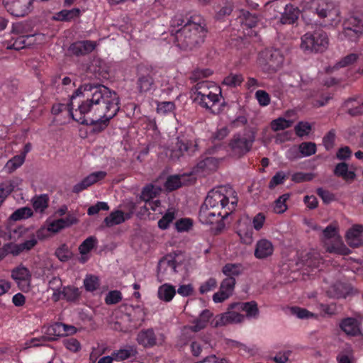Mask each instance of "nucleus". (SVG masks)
Instances as JSON below:
<instances>
[{
    "mask_svg": "<svg viewBox=\"0 0 363 363\" xmlns=\"http://www.w3.org/2000/svg\"><path fill=\"white\" fill-rule=\"evenodd\" d=\"M90 92V96L86 94V100L82 101L74 111L72 104H57L52 106V113L57 115L66 112L82 124H99L101 128H105L119 111L118 96L115 91L104 86L93 87Z\"/></svg>",
    "mask_w": 363,
    "mask_h": 363,
    "instance_id": "nucleus-1",
    "label": "nucleus"
},
{
    "mask_svg": "<svg viewBox=\"0 0 363 363\" xmlns=\"http://www.w3.org/2000/svg\"><path fill=\"white\" fill-rule=\"evenodd\" d=\"M206 33L204 19L199 15L192 16L176 30L174 43L181 49L191 50L203 42Z\"/></svg>",
    "mask_w": 363,
    "mask_h": 363,
    "instance_id": "nucleus-2",
    "label": "nucleus"
},
{
    "mask_svg": "<svg viewBox=\"0 0 363 363\" xmlns=\"http://www.w3.org/2000/svg\"><path fill=\"white\" fill-rule=\"evenodd\" d=\"M221 96L220 88L211 82L198 83L191 94L195 104L214 114L221 111Z\"/></svg>",
    "mask_w": 363,
    "mask_h": 363,
    "instance_id": "nucleus-3",
    "label": "nucleus"
},
{
    "mask_svg": "<svg viewBox=\"0 0 363 363\" xmlns=\"http://www.w3.org/2000/svg\"><path fill=\"white\" fill-rule=\"evenodd\" d=\"M219 164V160L215 157H206L200 161L196 166L189 172L183 174H171V169L166 167L159 176L160 182H190L201 179L211 172L215 171Z\"/></svg>",
    "mask_w": 363,
    "mask_h": 363,
    "instance_id": "nucleus-4",
    "label": "nucleus"
},
{
    "mask_svg": "<svg viewBox=\"0 0 363 363\" xmlns=\"http://www.w3.org/2000/svg\"><path fill=\"white\" fill-rule=\"evenodd\" d=\"M328 36L320 30L308 32L301 37V48L306 52H323L328 49Z\"/></svg>",
    "mask_w": 363,
    "mask_h": 363,
    "instance_id": "nucleus-5",
    "label": "nucleus"
},
{
    "mask_svg": "<svg viewBox=\"0 0 363 363\" xmlns=\"http://www.w3.org/2000/svg\"><path fill=\"white\" fill-rule=\"evenodd\" d=\"M238 201V197L233 196L230 206L225 211L201 206L199 213V220L203 224L208 225L223 220L235 210Z\"/></svg>",
    "mask_w": 363,
    "mask_h": 363,
    "instance_id": "nucleus-6",
    "label": "nucleus"
},
{
    "mask_svg": "<svg viewBox=\"0 0 363 363\" xmlns=\"http://www.w3.org/2000/svg\"><path fill=\"white\" fill-rule=\"evenodd\" d=\"M223 190L221 187L218 190L210 191L201 206L223 211L228 210L232 201V197H237V194L235 191H232L230 196H227L223 193Z\"/></svg>",
    "mask_w": 363,
    "mask_h": 363,
    "instance_id": "nucleus-7",
    "label": "nucleus"
},
{
    "mask_svg": "<svg viewBox=\"0 0 363 363\" xmlns=\"http://www.w3.org/2000/svg\"><path fill=\"white\" fill-rule=\"evenodd\" d=\"M337 228L330 224L323 230V234L325 239H333V242L328 246V250L330 252L348 255L351 253V250L344 244L342 238L337 234Z\"/></svg>",
    "mask_w": 363,
    "mask_h": 363,
    "instance_id": "nucleus-8",
    "label": "nucleus"
},
{
    "mask_svg": "<svg viewBox=\"0 0 363 363\" xmlns=\"http://www.w3.org/2000/svg\"><path fill=\"white\" fill-rule=\"evenodd\" d=\"M363 33V15H352L344 23V30L341 34L342 38L354 41Z\"/></svg>",
    "mask_w": 363,
    "mask_h": 363,
    "instance_id": "nucleus-9",
    "label": "nucleus"
},
{
    "mask_svg": "<svg viewBox=\"0 0 363 363\" xmlns=\"http://www.w3.org/2000/svg\"><path fill=\"white\" fill-rule=\"evenodd\" d=\"M283 62V57L277 50H266L261 54L259 64L265 71L275 72Z\"/></svg>",
    "mask_w": 363,
    "mask_h": 363,
    "instance_id": "nucleus-10",
    "label": "nucleus"
},
{
    "mask_svg": "<svg viewBox=\"0 0 363 363\" xmlns=\"http://www.w3.org/2000/svg\"><path fill=\"white\" fill-rule=\"evenodd\" d=\"M254 140V137L250 134H238L234 135L230 143V147L236 156H241L248 152Z\"/></svg>",
    "mask_w": 363,
    "mask_h": 363,
    "instance_id": "nucleus-11",
    "label": "nucleus"
},
{
    "mask_svg": "<svg viewBox=\"0 0 363 363\" xmlns=\"http://www.w3.org/2000/svg\"><path fill=\"white\" fill-rule=\"evenodd\" d=\"M245 320V315L240 313V311L228 308V311L217 315L211 322L214 328L224 326L228 324L240 323Z\"/></svg>",
    "mask_w": 363,
    "mask_h": 363,
    "instance_id": "nucleus-12",
    "label": "nucleus"
},
{
    "mask_svg": "<svg viewBox=\"0 0 363 363\" xmlns=\"http://www.w3.org/2000/svg\"><path fill=\"white\" fill-rule=\"evenodd\" d=\"M11 278L15 281L18 289L22 291H28L30 286L31 274L29 269L20 264L11 270Z\"/></svg>",
    "mask_w": 363,
    "mask_h": 363,
    "instance_id": "nucleus-13",
    "label": "nucleus"
},
{
    "mask_svg": "<svg viewBox=\"0 0 363 363\" xmlns=\"http://www.w3.org/2000/svg\"><path fill=\"white\" fill-rule=\"evenodd\" d=\"M164 335L162 333L155 334L152 328L142 330L138 335L137 341L139 345L145 347H152L155 345H162L164 342Z\"/></svg>",
    "mask_w": 363,
    "mask_h": 363,
    "instance_id": "nucleus-14",
    "label": "nucleus"
},
{
    "mask_svg": "<svg viewBox=\"0 0 363 363\" xmlns=\"http://www.w3.org/2000/svg\"><path fill=\"white\" fill-rule=\"evenodd\" d=\"M235 284V279L225 278L220 283L218 291L213 294V301L215 303H222L228 299L233 294Z\"/></svg>",
    "mask_w": 363,
    "mask_h": 363,
    "instance_id": "nucleus-15",
    "label": "nucleus"
},
{
    "mask_svg": "<svg viewBox=\"0 0 363 363\" xmlns=\"http://www.w3.org/2000/svg\"><path fill=\"white\" fill-rule=\"evenodd\" d=\"M362 323L355 318L347 317L342 318L339 323L340 330L349 337H357L361 335Z\"/></svg>",
    "mask_w": 363,
    "mask_h": 363,
    "instance_id": "nucleus-16",
    "label": "nucleus"
},
{
    "mask_svg": "<svg viewBox=\"0 0 363 363\" xmlns=\"http://www.w3.org/2000/svg\"><path fill=\"white\" fill-rule=\"evenodd\" d=\"M315 177L311 172H297L291 174L289 171H280L276 173L271 182H283L284 180H292L293 182H308Z\"/></svg>",
    "mask_w": 363,
    "mask_h": 363,
    "instance_id": "nucleus-17",
    "label": "nucleus"
},
{
    "mask_svg": "<svg viewBox=\"0 0 363 363\" xmlns=\"http://www.w3.org/2000/svg\"><path fill=\"white\" fill-rule=\"evenodd\" d=\"M274 252L272 242L267 238H261L255 245L254 256L257 259H267L272 257Z\"/></svg>",
    "mask_w": 363,
    "mask_h": 363,
    "instance_id": "nucleus-18",
    "label": "nucleus"
},
{
    "mask_svg": "<svg viewBox=\"0 0 363 363\" xmlns=\"http://www.w3.org/2000/svg\"><path fill=\"white\" fill-rule=\"evenodd\" d=\"M363 225H353L346 233L345 239L347 244L352 247H358L363 244L362 234Z\"/></svg>",
    "mask_w": 363,
    "mask_h": 363,
    "instance_id": "nucleus-19",
    "label": "nucleus"
},
{
    "mask_svg": "<svg viewBox=\"0 0 363 363\" xmlns=\"http://www.w3.org/2000/svg\"><path fill=\"white\" fill-rule=\"evenodd\" d=\"M230 309H236L237 311L246 313V317L248 318H257L259 315V309L257 303L252 301L249 302L233 303L230 305Z\"/></svg>",
    "mask_w": 363,
    "mask_h": 363,
    "instance_id": "nucleus-20",
    "label": "nucleus"
},
{
    "mask_svg": "<svg viewBox=\"0 0 363 363\" xmlns=\"http://www.w3.org/2000/svg\"><path fill=\"white\" fill-rule=\"evenodd\" d=\"M313 5L320 18L337 15V11L334 9V4L330 0H313Z\"/></svg>",
    "mask_w": 363,
    "mask_h": 363,
    "instance_id": "nucleus-21",
    "label": "nucleus"
},
{
    "mask_svg": "<svg viewBox=\"0 0 363 363\" xmlns=\"http://www.w3.org/2000/svg\"><path fill=\"white\" fill-rule=\"evenodd\" d=\"M177 264L171 255L161 259L157 265L158 275L173 274L177 272Z\"/></svg>",
    "mask_w": 363,
    "mask_h": 363,
    "instance_id": "nucleus-22",
    "label": "nucleus"
},
{
    "mask_svg": "<svg viewBox=\"0 0 363 363\" xmlns=\"http://www.w3.org/2000/svg\"><path fill=\"white\" fill-rule=\"evenodd\" d=\"M32 2L33 0H16L6 10L13 16H24L30 11Z\"/></svg>",
    "mask_w": 363,
    "mask_h": 363,
    "instance_id": "nucleus-23",
    "label": "nucleus"
},
{
    "mask_svg": "<svg viewBox=\"0 0 363 363\" xmlns=\"http://www.w3.org/2000/svg\"><path fill=\"white\" fill-rule=\"evenodd\" d=\"M351 291L349 284L341 281L333 284L328 290V296L334 298H345Z\"/></svg>",
    "mask_w": 363,
    "mask_h": 363,
    "instance_id": "nucleus-24",
    "label": "nucleus"
},
{
    "mask_svg": "<svg viewBox=\"0 0 363 363\" xmlns=\"http://www.w3.org/2000/svg\"><path fill=\"white\" fill-rule=\"evenodd\" d=\"M77 219L72 215L69 214L65 218L53 220L48 225V230L52 233H58L61 230L77 223Z\"/></svg>",
    "mask_w": 363,
    "mask_h": 363,
    "instance_id": "nucleus-25",
    "label": "nucleus"
},
{
    "mask_svg": "<svg viewBox=\"0 0 363 363\" xmlns=\"http://www.w3.org/2000/svg\"><path fill=\"white\" fill-rule=\"evenodd\" d=\"M213 317V313L208 309H205L201 311L199 316L192 321V325L189 326V328L194 333H197L204 329L211 318Z\"/></svg>",
    "mask_w": 363,
    "mask_h": 363,
    "instance_id": "nucleus-26",
    "label": "nucleus"
},
{
    "mask_svg": "<svg viewBox=\"0 0 363 363\" xmlns=\"http://www.w3.org/2000/svg\"><path fill=\"white\" fill-rule=\"evenodd\" d=\"M96 47V43L91 40H82L73 43L70 46V50L75 55H85L91 52Z\"/></svg>",
    "mask_w": 363,
    "mask_h": 363,
    "instance_id": "nucleus-27",
    "label": "nucleus"
},
{
    "mask_svg": "<svg viewBox=\"0 0 363 363\" xmlns=\"http://www.w3.org/2000/svg\"><path fill=\"white\" fill-rule=\"evenodd\" d=\"M137 353V350L133 346L126 345L123 348L113 351L111 355L116 361H123L135 357Z\"/></svg>",
    "mask_w": 363,
    "mask_h": 363,
    "instance_id": "nucleus-28",
    "label": "nucleus"
},
{
    "mask_svg": "<svg viewBox=\"0 0 363 363\" xmlns=\"http://www.w3.org/2000/svg\"><path fill=\"white\" fill-rule=\"evenodd\" d=\"M125 220L128 219H126L124 212L121 210H116L104 218V223L107 227H112L121 224Z\"/></svg>",
    "mask_w": 363,
    "mask_h": 363,
    "instance_id": "nucleus-29",
    "label": "nucleus"
},
{
    "mask_svg": "<svg viewBox=\"0 0 363 363\" xmlns=\"http://www.w3.org/2000/svg\"><path fill=\"white\" fill-rule=\"evenodd\" d=\"M244 268L240 263H227L222 268V272L226 277H235L241 275Z\"/></svg>",
    "mask_w": 363,
    "mask_h": 363,
    "instance_id": "nucleus-30",
    "label": "nucleus"
},
{
    "mask_svg": "<svg viewBox=\"0 0 363 363\" xmlns=\"http://www.w3.org/2000/svg\"><path fill=\"white\" fill-rule=\"evenodd\" d=\"M41 35H23L18 37L12 44L15 50H21L26 46L30 45L37 39L41 38Z\"/></svg>",
    "mask_w": 363,
    "mask_h": 363,
    "instance_id": "nucleus-31",
    "label": "nucleus"
},
{
    "mask_svg": "<svg viewBox=\"0 0 363 363\" xmlns=\"http://www.w3.org/2000/svg\"><path fill=\"white\" fill-rule=\"evenodd\" d=\"M335 174L337 176L341 177L345 180H354L356 178L354 171L350 169L348 164L345 162H341L336 165Z\"/></svg>",
    "mask_w": 363,
    "mask_h": 363,
    "instance_id": "nucleus-32",
    "label": "nucleus"
},
{
    "mask_svg": "<svg viewBox=\"0 0 363 363\" xmlns=\"http://www.w3.org/2000/svg\"><path fill=\"white\" fill-rule=\"evenodd\" d=\"M81 15L79 9L74 8L69 10L64 9L57 12L55 16V19L60 21H70L77 18Z\"/></svg>",
    "mask_w": 363,
    "mask_h": 363,
    "instance_id": "nucleus-33",
    "label": "nucleus"
},
{
    "mask_svg": "<svg viewBox=\"0 0 363 363\" xmlns=\"http://www.w3.org/2000/svg\"><path fill=\"white\" fill-rule=\"evenodd\" d=\"M176 294L175 288L169 284H164L158 289L157 295L160 300L169 302L172 300Z\"/></svg>",
    "mask_w": 363,
    "mask_h": 363,
    "instance_id": "nucleus-34",
    "label": "nucleus"
},
{
    "mask_svg": "<svg viewBox=\"0 0 363 363\" xmlns=\"http://www.w3.org/2000/svg\"><path fill=\"white\" fill-rule=\"evenodd\" d=\"M63 296V298L69 302L77 301L81 296V291L77 287L74 286H66L62 288V290L59 291Z\"/></svg>",
    "mask_w": 363,
    "mask_h": 363,
    "instance_id": "nucleus-35",
    "label": "nucleus"
},
{
    "mask_svg": "<svg viewBox=\"0 0 363 363\" xmlns=\"http://www.w3.org/2000/svg\"><path fill=\"white\" fill-rule=\"evenodd\" d=\"M298 18V12L291 5H286L281 13L280 22L282 24L293 23Z\"/></svg>",
    "mask_w": 363,
    "mask_h": 363,
    "instance_id": "nucleus-36",
    "label": "nucleus"
},
{
    "mask_svg": "<svg viewBox=\"0 0 363 363\" xmlns=\"http://www.w3.org/2000/svg\"><path fill=\"white\" fill-rule=\"evenodd\" d=\"M294 123V120L286 119L284 117H279L271 121L270 128L273 131L277 132L291 127Z\"/></svg>",
    "mask_w": 363,
    "mask_h": 363,
    "instance_id": "nucleus-37",
    "label": "nucleus"
},
{
    "mask_svg": "<svg viewBox=\"0 0 363 363\" xmlns=\"http://www.w3.org/2000/svg\"><path fill=\"white\" fill-rule=\"evenodd\" d=\"M187 150V144L177 138L175 147L172 150H169V152H167L166 155L172 159H177L182 156Z\"/></svg>",
    "mask_w": 363,
    "mask_h": 363,
    "instance_id": "nucleus-38",
    "label": "nucleus"
},
{
    "mask_svg": "<svg viewBox=\"0 0 363 363\" xmlns=\"http://www.w3.org/2000/svg\"><path fill=\"white\" fill-rule=\"evenodd\" d=\"M161 191V189L155 187L152 183H150L145 186L141 192L140 199L145 201H149L150 199L156 197Z\"/></svg>",
    "mask_w": 363,
    "mask_h": 363,
    "instance_id": "nucleus-39",
    "label": "nucleus"
},
{
    "mask_svg": "<svg viewBox=\"0 0 363 363\" xmlns=\"http://www.w3.org/2000/svg\"><path fill=\"white\" fill-rule=\"evenodd\" d=\"M49 197L41 194L33 199V207L36 212L43 213L48 207Z\"/></svg>",
    "mask_w": 363,
    "mask_h": 363,
    "instance_id": "nucleus-40",
    "label": "nucleus"
},
{
    "mask_svg": "<svg viewBox=\"0 0 363 363\" xmlns=\"http://www.w3.org/2000/svg\"><path fill=\"white\" fill-rule=\"evenodd\" d=\"M74 329V328L72 326H68L61 323H57L48 328V332L50 334L60 336L68 333H72Z\"/></svg>",
    "mask_w": 363,
    "mask_h": 363,
    "instance_id": "nucleus-41",
    "label": "nucleus"
},
{
    "mask_svg": "<svg viewBox=\"0 0 363 363\" xmlns=\"http://www.w3.org/2000/svg\"><path fill=\"white\" fill-rule=\"evenodd\" d=\"M25 162L23 155H16L10 159L4 166V170L8 173H12L20 167Z\"/></svg>",
    "mask_w": 363,
    "mask_h": 363,
    "instance_id": "nucleus-42",
    "label": "nucleus"
},
{
    "mask_svg": "<svg viewBox=\"0 0 363 363\" xmlns=\"http://www.w3.org/2000/svg\"><path fill=\"white\" fill-rule=\"evenodd\" d=\"M84 286L86 291L93 292L99 289L100 280L97 276L87 274L84 279Z\"/></svg>",
    "mask_w": 363,
    "mask_h": 363,
    "instance_id": "nucleus-43",
    "label": "nucleus"
},
{
    "mask_svg": "<svg viewBox=\"0 0 363 363\" xmlns=\"http://www.w3.org/2000/svg\"><path fill=\"white\" fill-rule=\"evenodd\" d=\"M97 239L94 236H89L85 239L79 247V253L82 255L88 254L95 247Z\"/></svg>",
    "mask_w": 363,
    "mask_h": 363,
    "instance_id": "nucleus-44",
    "label": "nucleus"
},
{
    "mask_svg": "<svg viewBox=\"0 0 363 363\" xmlns=\"http://www.w3.org/2000/svg\"><path fill=\"white\" fill-rule=\"evenodd\" d=\"M138 87L140 92H148L153 88V79L151 76L140 77L138 81Z\"/></svg>",
    "mask_w": 363,
    "mask_h": 363,
    "instance_id": "nucleus-45",
    "label": "nucleus"
},
{
    "mask_svg": "<svg viewBox=\"0 0 363 363\" xmlns=\"http://www.w3.org/2000/svg\"><path fill=\"white\" fill-rule=\"evenodd\" d=\"M33 211L29 207H23L16 210L11 216L10 219L12 220H20L21 219L28 218L32 216Z\"/></svg>",
    "mask_w": 363,
    "mask_h": 363,
    "instance_id": "nucleus-46",
    "label": "nucleus"
},
{
    "mask_svg": "<svg viewBox=\"0 0 363 363\" xmlns=\"http://www.w3.org/2000/svg\"><path fill=\"white\" fill-rule=\"evenodd\" d=\"M238 234L241 242L246 245H250L253 241V230L251 227L242 228L240 227L238 230Z\"/></svg>",
    "mask_w": 363,
    "mask_h": 363,
    "instance_id": "nucleus-47",
    "label": "nucleus"
},
{
    "mask_svg": "<svg viewBox=\"0 0 363 363\" xmlns=\"http://www.w3.org/2000/svg\"><path fill=\"white\" fill-rule=\"evenodd\" d=\"M289 194H284L280 196L274 203V211L276 213H283L287 209L286 201L289 199Z\"/></svg>",
    "mask_w": 363,
    "mask_h": 363,
    "instance_id": "nucleus-48",
    "label": "nucleus"
},
{
    "mask_svg": "<svg viewBox=\"0 0 363 363\" xmlns=\"http://www.w3.org/2000/svg\"><path fill=\"white\" fill-rule=\"evenodd\" d=\"M298 150L302 157H309L316 152V145L312 142H304L299 145Z\"/></svg>",
    "mask_w": 363,
    "mask_h": 363,
    "instance_id": "nucleus-49",
    "label": "nucleus"
},
{
    "mask_svg": "<svg viewBox=\"0 0 363 363\" xmlns=\"http://www.w3.org/2000/svg\"><path fill=\"white\" fill-rule=\"evenodd\" d=\"M120 206L121 208H123L122 211L124 212L125 218L128 220L130 219L133 217L137 208L136 203L130 200L123 201Z\"/></svg>",
    "mask_w": 363,
    "mask_h": 363,
    "instance_id": "nucleus-50",
    "label": "nucleus"
},
{
    "mask_svg": "<svg viewBox=\"0 0 363 363\" xmlns=\"http://www.w3.org/2000/svg\"><path fill=\"white\" fill-rule=\"evenodd\" d=\"M186 21H184L182 15H176L171 20V33L174 38V42L175 43V33L176 30H178L184 26Z\"/></svg>",
    "mask_w": 363,
    "mask_h": 363,
    "instance_id": "nucleus-51",
    "label": "nucleus"
},
{
    "mask_svg": "<svg viewBox=\"0 0 363 363\" xmlns=\"http://www.w3.org/2000/svg\"><path fill=\"white\" fill-rule=\"evenodd\" d=\"M55 255L61 262H67L72 257V253L68 246L63 244L56 250Z\"/></svg>",
    "mask_w": 363,
    "mask_h": 363,
    "instance_id": "nucleus-52",
    "label": "nucleus"
},
{
    "mask_svg": "<svg viewBox=\"0 0 363 363\" xmlns=\"http://www.w3.org/2000/svg\"><path fill=\"white\" fill-rule=\"evenodd\" d=\"M257 17L249 12H244L242 17H240V23L247 28H252L257 25Z\"/></svg>",
    "mask_w": 363,
    "mask_h": 363,
    "instance_id": "nucleus-53",
    "label": "nucleus"
},
{
    "mask_svg": "<svg viewBox=\"0 0 363 363\" xmlns=\"http://www.w3.org/2000/svg\"><path fill=\"white\" fill-rule=\"evenodd\" d=\"M175 109V105L172 101H162L157 104V111L162 115H167Z\"/></svg>",
    "mask_w": 363,
    "mask_h": 363,
    "instance_id": "nucleus-54",
    "label": "nucleus"
},
{
    "mask_svg": "<svg viewBox=\"0 0 363 363\" xmlns=\"http://www.w3.org/2000/svg\"><path fill=\"white\" fill-rule=\"evenodd\" d=\"M291 312L300 319H309L315 317V315L306 308L298 306H293L291 308Z\"/></svg>",
    "mask_w": 363,
    "mask_h": 363,
    "instance_id": "nucleus-55",
    "label": "nucleus"
},
{
    "mask_svg": "<svg viewBox=\"0 0 363 363\" xmlns=\"http://www.w3.org/2000/svg\"><path fill=\"white\" fill-rule=\"evenodd\" d=\"M243 81V77L241 74H230L224 78L223 84L229 86H236L240 85Z\"/></svg>",
    "mask_w": 363,
    "mask_h": 363,
    "instance_id": "nucleus-56",
    "label": "nucleus"
},
{
    "mask_svg": "<svg viewBox=\"0 0 363 363\" xmlns=\"http://www.w3.org/2000/svg\"><path fill=\"white\" fill-rule=\"evenodd\" d=\"M193 225V221L191 218H180L175 223V228L178 232H187Z\"/></svg>",
    "mask_w": 363,
    "mask_h": 363,
    "instance_id": "nucleus-57",
    "label": "nucleus"
},
{
    "mask_svg": "<svg viewBox=\"0 0 363 363\" xmlns=\"http://www.w3.org/2000/svg\"><path fill=\"white\" fill-rule=\"evenodd\" d=\"M295 132L298 137L308 135L311 130V126L308 122H299L294 128Z\"/></svg>",
    "mask_w": 363,
    "mask_h": 363,
    "instance_id": "nucleus-58",
    "label": "nucleus"
},
{
    "mask_svg": "<svg viewBox=\"0 0 363 363\" xmlns=\"http://www.w3.org/2000/svg\"><path fill=\"white\" fill-rule=\"evenodd\" d=\"M216 286V279L215 278L211 277L207 281L201 284L199 291L201 294H204L213 290Z\"/></svg>",
    "mask_w": 363,
    "mask_h": 363,
    "instance_id": "nucleus-59",
    "label": "nucleus"
},
{
    "mask_svg": "<svg viewBox=\"0 0 363 363\" xmlns=\"http://www.w3.org/2000/svg\"><path fill=\"white\" fill-rule=\"evenodd\" d=\"M122 300V294L117 290L111 291L105 298V302L108 305H113L119 303Z\"/></svg>",
    "mask_w": 363,
    "mask_h": 363,
    "instance_id": "nucleus-60",
    "label": "nucleus"
},
{
    "mask_svg": "<svg viewBox=\"0 0 363 363\" xmlns=\"http://www.w3.org/2000/svg\"><path fill=\"white\" fill-rule=\"evenodd\" d=\"M109 206L106 202L98 201L96 204L89 207L87 214L89 216H94L97 214L100 211H108Z\"/></svg>",
    "mask_w": 363,
    "mask_h": 363,
    "instance_id": "nucleus-61",
    "label": "nucleus"
},
{
    "mask_svg": "<svg viewBox=\"0 0 363 363\" xmlns=\"http://www.w3.org/2000/svg\"><path fill=\"white\" fill-rule=\"evenodd\" d=\"M174 219V213L171 211H167L162 218L158 221V226L162 230L167 229L169 224Z\"/></svg>",
    "mask_w": 363,
    "mask_h": 363,
    "instance_id": "nucleus-62",
    "label": "nucleus"
},
{
    "mask_svg": "<svg viewBox=\"0 0 363 363\" xmlns=\"http://www.w3.org/2000/svg\"><path fill=\"white\" fill-rule=\"evenodd\" d=\"M63 345L67 350L74 352H78L81 348L79 342L74 337L64 340Z\"/></svg>",
    "mask_w": 363,
    "mask_h": 363,
    "instance_id": "nucleus-63",
    "label": "nucleus"
},
{
    "mask_svg": "<svg viewBox=\"0 0 363 363\" xmlns=\"http://www.w3.org/2000/svg\"><path fill=\"white\" fill-rule=\"evenodd\" d=\"M358 59V55L354 53L350 54L345 57H343L341 60H340L337 65L336 67H345L346 66H348L350 65L353 64Z\"/></svg>",
    "mask_w": 363,
    "mask_h": 363,
    "instance_id": "nucleus-64",
    "label": "nucleus"
}]
</instances>
